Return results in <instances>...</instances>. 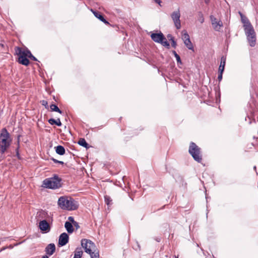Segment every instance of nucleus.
Listing matches in <instances>:
<instances>
[{"mask_svg":"<svg viewBox=\"0 0 258 258\" xmlns=\"http://www.w3.org/2000/svg\"><path fill=\"white\" fill-rule=\"evenodd\" d=\"M58 206L63 210H75L78 207L77 202L71 198L61 197L58 199Z\"/></svg>","mask_w":258,"mask_h":258,"instance_id":"obj_1","label":"nucleus"},{"mask_svg":"<svg viewBox=\"0 0 258 258\" xmlns=\"http://www.w3.org/2000/svg\"><path fill=\"white\" fill-rule=\"evenodd\" d=\"M11 142L10 134L6 128H3L0 134V151L2 154L10 147Z\"/></svg>","mask_w":258,"mask_h":258,"instance_id":"obj_2","label":"nucleus"},{"mask_svg":"<svg viewBox=\"0 0 258 258\" xmlns=\"http://www.w3.org/2000/svg\"><path fill=\"white\" fill-rule=\"evenodd\" d=\"M61 179L57 175H55L52 177L48 178L44 180L43 185L46 188L56 189L61 187Z\"/></svg>","mask_w":258,"mask_h":258,"instance_id":"obj_3","label":"nucleus"},{"mask_svg":"<svg viewBox=\"0 0 258 258\" xmlns=\"http://www.w3.org/2000/svg\"><path fill=\"white\" fill-rule=\"evenodd\" d=\"M188 152L195 161L198 163L202 162V155L201 149L195 143L191 142L190 143Z\"/></svg>","mask_w":258,"mask_h":258,"instance_id":"obj_4","label":"nucleus"},{"mask_svg":"<svg viewBox=\"0 0 258 258\" xmlns=\"http://www.w3.org/2000/svg\"><path fill=\"white\" fill-rule=\"evenodd\" d=\"M152 39L155 42L161 44L163 46L169 48V43L167 41L163 34L160 32L158 33H152L151 35Z\"/></svg>","mask_w":258,"mask_h":258,"instance_id":"obj_5","label":"nucleus"},{"mask_svg":"<svg viewBox=\"0 0 258 258\" xmlns=\"http://www.w3.org/2000/svg\"><path fill=\"white\" fill-rule=\"evenodd\" d=\"M244 31L250 46L253 47L255 45L256 36L253 27L244 28Z\"/></svg>","mask_w":258,"mask_h":258,"instance_id":"obj_6","label":"nucleus"},{"mask_svg":"<svg viewBox=\"0 0 258 258\" xmlns=\"http://www.w3.org/2000/svg\"><path fill=\"white\" fill-rule=\"evenodd\" d=\"M81 245L87 253H91L93 250L95 248V245L91 240L86 239H83L81 241Z\"/></svg>","mask_w":258,"mask_h":258,"instance_id":"obj_7","label":"nucleus"},{"mask_svg":"<svg viewBox=\"0 0 258 258\" xmlns=\"http://www.w3.org/2000/svg\"><path fill=\"white\" fill-rule=\"evenodd\" d=\"M171 18L174 23V26L177 29L181 28V22L180 20V13L178 8L176 11L173 12L171 14Z\"/></svg>","mask_w":258,"mask_h":258,"instance_id":"obj_8","label":"nucleus"},{"mask_svg":"<svg viewBox=\"0 0 258 258\" xmlns=\"http://www.w3.org/2000/svg\"><path fill=\"white\" fill-rule=\"evenodd\" d=\"M210 18L214 30L217 31H219L221 28L223 27L222 22L221 20L218 21L213 15H211Z\"/></svg>","mask_w":258,"mask_h":258,"instance_id":"obj_9","label":"nucleus"},{"mask_svg":"<svg viewBox=\"0 0 258 258\" xmlns=\"http://www.w3.org/2000/svg\"><path fill=\"white\" fill-rule=\"evenodd\" d=\"M69 237L67 233L64 232L60 235L58 238V245L62 246L69 242Z\"/></svg>","mask_w":258,"mask_h":258,"instance_id":"obj_10","label":"nucleus"},{"mask_svg":"<svg viewBox=\"0 0 258 258\" xmlns=\"http://www.w3.org/2000/svg\"><path fill=\"white\" fill-rule=\"evenodd\" d=\"M55 250V245L54 243H50L45 247V251L49 255L53 254Z\"/></svg>","mask_w":258,"mask_h":258,"instance_id":"obj_11","label":"nucleus"},{"mask_svg":"<svg viewBox=\"0 0 258 258\" xmlns=\"http://www.w3.org/2000/svg\"><path fill=\"white\" fill-rule=\"evenodd\" d=\"M91 12L93 13L94 15L98 18L99 20H100L101 22H103L104 24L106 25H109V23L106 21L102 15H101L99 12H96L93 9L91 10Z\"/></svg>","mask_w":258,"mask_h":258,"instance_id":"obj_12","label":"nucleus"},{"mask_svg":"<svg viewBox=\"0 0 258 258\" xmlns=\"http://www.w3.org/2000/svg\"><path fill=\"white\" fill-rule=\"evenodd\" d=\"M27 51H30L28 49L23 50L21 48L17 47L16 49V53L18 56L23 55V56L28 57L29 54Z\"/></svg>","mask_w":258,"mask_h":258,"instance_id":"obj_13","label":"nucleus"},{"mask_svg":"<svg viewBox=\"0 0 258 258\" xmlns=\"http://www.w3.org/2000/svg\"><path fill=\"white\" fill-rule=\"evenodd\" d=\"M48 217V213L46 211L41 210L37 212V218L39 220H46Z\"/></svg>","mask_w":258,"mask_h":258,"instance_id":"obj_14","label":"nucleus"},{"mask_svg":"<svg viewBox=\"0 0 258 258\" xmlns=\"http://www.w3.org/2000/svg\"><path fill=\"white\" fill-rule=\"evenodd\" d=\"M39 227L41 231H46L49 228V226L46 220H42L39 222Z\"/></svg>","mask_w":258,"mask_h":258,"instance_id":"obj_15","label":"nucleus"},{"mask_svg":"<svg viewBox=\"0 0 258 258\" xmlns=\"http://www.w3.org/2000/svg\"><path fill=\"white\" fill-rule=\"evenodd\" d=\"M18 56V61L20 63L26 66L29 64V60L27 58V56H23V55Z\"/></svg>","mask_w":258,"mask_h":258,"instance_id":"obj_16","label":"nucleus"},{"mask_svg":"<svg viewBox=\"0 0 258 258\" xmlns=\"http://www.w3.org/2000/svg\"><path fill=\"white\" fill-rule=\"evenodd\" d=\"M241 20L242 23L243 24L244 29L248 28L249 27H250V26H252L251 23H250L249 21L247 19V18L245 16L241 18Z\"/></svg>","mask_w":258,"mask_h":258,"instance_id":"obj_17","label":"nucleus"},{"mask_svg":"<svg viewBox=\"0 0 258 258\" xmlns=\"http://www.w3.org/2000/svg\"><path fill=\"white\" fill-rule=\"evenodd\" d=\"M56 153L60 155H63L65 154V149L61 145H58L55 147Z\"/></svg>","mask_w":258,"mask_h":258,"instance_id":"obj_18","label":"nucleus"},{"mask_svg":"<svg viewBox=\"0 0 258 258\" xmlns=\"http://www.w3.org/2000/svg\"><path fill=\"white\" fill-rule=\"evenodd\" d=\"M226 63V57L222 56L221 58V62L219 67V72H223Z\"/></svg>","mask_w":258,"mask_h":258,"instance_id":"obj_19","label":"nucleus"},{"mask_svg":"<svg viewBox=\"0 0 258 258\" xmlns=\"http://www.w3.org/2000/svg\"><path fill=\"white\" fill-rule=\"evenodd\" d=\"M64 227L69 233H72L74 231V228L72 223L70 222L67 221L64 224Z\"/></svg>","mask_w":258,"mask_h":258,"instance_id":"obj_20","label":"nucleus"},{"mask_svg":"<svg viewBox=\"0 0 258 258\" xmlns=\"http://www.w3.org/2000/svg\"><path fill=\"white\" fill-rule=\"evenodd\" d=\"M83 254V250L81 247H77L74 251V258H81Z\"/></svg>","mask_w":258,"mask_h":258,"instance_id":"obj_21","label":"nucleus"},{"mask_svg":"<svg viewBox=\"0 0 258 258\" xmlns=\"http://www.w3.org/2000/svg\"><path fill=\"white\" fill-rule=\"evenodd\" d=\"M48 122L51 125L56 124L58 126H61L62 124L59 118H57L56 120L50 118L48 120Z\"/></svg>","mask_w":258,"mask_h":258,"instance_id":"obj_22","label":"nucleus"},{"mask_svg":"<svg viewBox=\"0 0 258 258\" xmlns=\"http://www.w3.org/2000/svg\"><path fill=\"white\" fill-rule=\"evenodd\" d=\"M78 143L80 146L85 147L86 149H88L89 147L88 144L86 142V140L84 138L80 139Z\"/></svg>","mask_w":258,"mask_h":258,"instance_id":"obj_23","label":"nucleus"},{"mask_svg":"<svg viewBox=\"0 0 258 258\" xmlns=\"http://www.w3.org/2000/svg\"><path fill=\"white\" fill-rule=\"evenodd\" d=\"M50 108L51 111H55L59 113L60 114H62V112L61 110H60L59 108L57 107V106L55 104H52L50 106Z\"/></svg>","mask_w":258,"mask_h":258,"instance_id":"obj_24","label":"nucleus"},{"mask_svg":"<svg viewBox=\"0 0 258 258\" xmlns=\"http://www.w3.org/2000/svg\"><path fill=\"white\" fill-rule=\"evenodd\" d=\"M184 43L185 45L188 48V49L194 50L193 45L190 39H188L187 40H185V41L184 42Z\"/></svg>","mask_w":258,"mask_h":258,"instance_id":"obj_25","label":"nucleus"},{"mask_svg":"<svg viewBox=\"0 0 258 258\" xmlns=\"http://www.w3.org/2000/svg\"><path fill=\"white\" fill-rule=\"evenodd\" d=\"M104 201H105V204L108 207H109L110 205H112V200L109 196H107V195L105 196H104Z\"/></svg>","mask_w":258,"mask_h":258,"instance_id":"obj_26","label":"nucleus"},{"mask_svg":"<svg viewBox=\"0 0 258 258\" xmlns=\"http://www.w3.org/2000/svg\"><path fill=\"white\" fill-rule=\"evenodd\" d=\"M172 53L174 54V56L175 57L177 63H181L180 57L179 55L176 53V52L175 50H173Z\"/></svg>","mask_w":258,"mask_h":258,"instance_id":"obj_27","label":"nucleus"},{"mask_svg":"<svg viewBox=\"0 0 258 258\" xmlns=\"http://www.w3.org/2000/svg\"><path fill=\"white\" fill-rule=\"evenodd\" d=\"M198 20L201 22V23H203L204 22V18L203 14L201 12H199L198 13Z\"/></svg>","mask_w":258,"mask_h":258,"instance_id":"obj_28","label":"nucleus"},{"mask_svg":"<svg viewBox=\"0 0 258 258\" xmlns=\"http://www.w3.org/2000/svg\"><path fill=\"white\" fill-rule=\"evenodd\" d=\"M89 254L91 256V258H99L98 252L92 251L91 253H89Z\"/></svg>","mask_w":258,"mask_h":258,"instance_id":"obj_29","label":"nucleus"},{"mask_svg":"<svg viewBox=\"0 0 258 258\" xmlns=\"http://www.w3.org/2000/svg\"><path fill=\"white\" fill-rule=\"evenodd\" d=\"M182 39L184 41H185V40H187L188 39H190L189 36L186 31H185L183 35Z\"/></svg>","mask_w":258,"mask_h":258,"instance_id":"obj_30","label":"nucleus"},{"mask_svg":"<svg viewBox=\"0 0 258 258\" xmlns=\"http://www.w3.org/2000/svg\"><path fill=\"white\" fill-rule=\"evenodd\" d=\"M27 53L29 54L28 57L30 58L34 61H37V59L32 54L30 51H27Z\"/></svg>","mask_w":258,"mask_h":258,"instance_id":"obj_31","label":"nucleus"},{"mask_svg":"<svg viewBox=\"0 0 258 258\" xmlns=\"http://www.w3.org/2000/svg\"><path fill=\"white\" fill-rule=\"evenodd\" d=\"M41 104L43 106H45V108L46 109H48V103H47V101H46V100H43L41 101Z\"/></svg>","mask_w":258,"mask_h":258,"instance_id":"obj_32","label":"nucleus"},{"mask_svg":"<svg viewBox=\"0 0 258 258\" xmlns=\"http://www.w3.org/2000/svg\"><path fill=\"white\" fill-rule=\"evenodd\" d=\"M51 160L55 163H59L60 164H63L64 163L63 161L57 160L53 158H51Z\"/></svg>","mask_w":258,"mask_h":258,"instance_id":"obj_33","label":"nucleus"},{"mask_svg":"<svg viewBox=\"0 0 258 258\" xmlns=\"http://www.w3.org/2000/svg\"><path fill=\"white\" fill-rule=\"evenodd\" d=\"M167 37L168 38V39H169V40L171 41H172L173 40H174V37L172 36V35L171 34H168L167 35Z\"/></svg>","mask_w":258,"mask_h":258,"instance_id":"obj_34","label":"nucleus"},{"mask_svg":"<svg viewBox=\"0 0 258 258\" xmlns=\"http://www.w3.org/2000/svg\"><path fill=\"white\" fill-rule=\"evenodd\" d=\"M222 74L223 72H219L218 79L219 81H221V80L222 79Z\"/></svg>","mask_w":258,"mask_h":258,"instance_id":"obj_35","label":"nucleus"},{"mask_svg":"<svg viewBox=\"0 0 258 258\" xmlns=\"http://www.w3.org/2000/svg\"><path fill=\"white\" fill-rule=\"evenodd\" d=\"M68 220H69L70 222H72V223H74H74H77V222L74 220V218H73V217H71V216L69 217L68 218Z\"/></svg>","mask_w":258,"mask_h":258,"instance_id":"obj_36","label":"nucleus"},{"mask_svg":"<svg viewBox=\"0 0 258 258\" xmlns=\"http://www.w3.org/2000/svg\"><path fill=\"white\" fill-rule=\"evenodd\" d=\"M171 45L173 47L175 48L176 46V42L175 40L171 41Z\"/></svg>","mask_w":258,"mask_h":258,"instance_id":"obj_37","label":"nucleus"},{"mask_svg":"<svg viewBox=\"0 0 258 258\" xmlns=\"http://www.w3.org/2000/svg\"><path fill=\"white\" fill-rule=\"evenodd\" d=\"M156 3L159 4V5H160L161 3V1L160 0H153Z\"/></svg>","mask_w":258,"mask_h":258,"instance_id":"obj_38","label":"nucleus"},{"mask_svg":"<svg viewBox=\"0 0 258 258\" xmlns=\"http://www.w3.org/2000/svg\"><path fill=\"white\" fill-rule=\"evenodd\" d=\"M238 14H239V15L240 16V17L242 18V17L244 16V15H243V14L241 12H238Z\"/></svg>","mask_w":258,"mask_h":258,"instance_id":"obj_39","label":"nucleus"},{"mask_svg":"<svg viewBox=\"0 0 258 258\" xmlns=\"http://www.w3.org/2000/svg\"><path fill=\"white\" fill-rule=\"evenodd\" d=\"M205 2L206 4H208L210 2V0H205Z\"/></svg>","mask_w":258,"mask_h":258,"instance_id":"obj_40","label":"nucleus"},{"mask_svg":"<svg viewBox=\"0 0 258 258\" xmlns=\"http://www.w3.org/2000/svg\"><path fill=\"white\" fill-rule=\"evenodd\" d=\"M41 258H49L48 256L47 255H45L42 256Z\"/></svg>","mask_w":258,"mask_h":258,"instance_id":"obj_41","label":"nucleus"},{"mask_svg":"<svg viewBox=\"0 0 258 258\" xmlns=\"http://www.w3.org/2000/svg\"><path fill=\"white\" fill-rule=\"evenodd\" d=\"M253 169H254V170L256 171V166H254L253 167Z\"/></svg>","mask_w":258,"mask_h":258,"instance_id":"obj_42","label":"nucleus"},{"mask_svg":"<svg viewBox=\"0 0 258 258\" xmlns=\"http://www.w3.org/2000/svg\"><path fill=\"white\" fill-rule=\"evenodd\" d=\"M17 156L19 157V153H17Z\"/></svg>","mask_w":258,"mask_h":258,"instance_id":"obj_43","label":"nucleus"}]
</instances>
